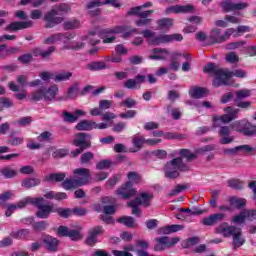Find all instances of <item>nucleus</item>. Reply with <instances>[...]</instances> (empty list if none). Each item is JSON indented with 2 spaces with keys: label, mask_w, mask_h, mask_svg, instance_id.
Instances as JSON below:
<instances>
[{
  "label": "nucleus",
  "mask_w": 256,
  "mask_h": 256,
  "mask_svg": "<svg viewBox=\"0 0 256 256\" xmlns=\"http://www.w3.org/2000/svg\"><path fill=\"white\" fill-rule=\"evenodd\" d=\"M203 71L209 75L216 76L212 82V85L215 88L233 85V82L230 81L231 77H238L239 79H244V77H247V72L243 69L229 71L220 68L215 63H208L204 67Z\"/></svg>",
  "instance_id": "1"
},
{
  "label": "nucleus",
  "mask_w": 256,
  "mask_h": 256,
  "mask_svg": "<svg viewBox=\"0 0 256 256\" xmlns=\"http://www.w3.org/2000/svg\"><path fill=\"white\" fill-rule=\"evenodd\" d=\"M215 233L223 235V237H232V246L234 249H239L245 245V238L243 237V230L235 225H229L227 222H222L215 229Z\"/></svg>",
  "instance_id": "2"
},
{
  "label": "nucleus",
  "mask_w": 256,
  "mask_h": 256,
  "mask_svg": "<svg viewBox=\"0 0 256 256\" xmlns=\"http://www.w3.org/2000/svg\"><path fill=\"white\" fill-rule=\"evenodd\" d=\"M76 178H66L62 182V187L66 191H73L78 187L91 183V170L88 168H77L73 171Z\"/></svg>",
  "instance_id": "3"
},
{
  "label": "nucleus",
  "mask_w": 256,
  "mask_h": 256,
  "mask_svg": "<svg viewBox=\"0 0 256 256\" xmlns=\"http://www.w3.org/2000/svg\"><path fill=\"white\" fill-rule=\"evenodd\" d=\"M165 177L167 179H177L179 177V171H191V167L183 162L182 157H177L168 161L163 168Z\"/></svg>",
  "instance_id": "4"
},
{
  "label": "nucleus",
  "mask_w": 256,
  "mask_h": 256,
  "mask_svg": "<svg viewBox=\"0 0 256 256\" xmlns=\"http://www.w3.org/2000/svg\"><path fill=\"white\" fill-rule=\"evenodd\" d=\"M44 201L45 198L43 197H30V205L38 209L36 211V217H38V219H49V215L55 213V204H43Z\"/></svg>",
  "instance_id": "5"
},
{
  "label": "nucleus",
  "mask_w": 256,
  "mask_h": 256,
  "mask_svg": "<svg viewBox=\"0 0 256 256\" xmlns=\"http://www.w3.org/2000/svg\"><path fill=\"white\" fill-rule=\"evenodd\" d=\"M57 93H59V87L55 84L48 89L41 87L31 93L30 101H34L35 103L42 99H44V101H53V99L57 97Z\"/></svg>",
  "instance_id": "6"
},
{
  "label": "nucleus",
  "mask_w": 256,
  "mask_h": 256,
  "mask_svg": "<svg viewBox=\"0 0 256 256\" xmlns=\"http://www.w3.org/2000/svg\"><path fill=\"white\" fill-rule=\"evenodd\" d=\"M87 139H91L90 134L80 132L75 135V138L72 141V143L73 145H75V147L79 148L72 151L70 153V157L75 159V157H79V155H81V153H83L85 149H89L91 147V141Z\"/></svg>",
  "instance_id": "7"
},
{
  "label": "nucleus",
  "mask_w": 256,
  "mask_h": 256,
  "mask_svg": "<svg viewBox=\"0 0 256 256\" xmlns=\"http://www.w3.org/2000/svg\"><path fill=\"white\" fill-rule=\"evenodd\" d=\"M107 33H122L123 39H129V37H133V35H137L139 33V29L137 28H129L127 26H116L114 28H107L101 31V36L105 37Z\"/></svg>",
  "instance_id": "8"
},
{
  "label": "nucleus",
  "mask_w": 256,
  "mask_h": 256,
  "mask_svg": "<svg viewBox=\"0 0 256 256\" xmlns=\"http://www.w3.org/2000/svg\"><path fill=\"white\" fill-rule=\"evenodd\" d=\"M103 233H105L103 226H95L90 229L88 231V236L85 239V245H88V247H95V245L99 243V235H103Z\"/></svg>",
  "instance_id": "9"
},
{
  "label": "nucleus",
  "mask_w": 256,
  "mask_h": 256,
  "mask_svg": "<svg viewBox=\"0 0 256 256\" xmlns=\"http://www.w3.org/2000/svg\"><path fill=\"white\" fill-rule=\"evenodd\" d=\"M218 137L220 145H229L235 141V136L231 135V126H218Z\"/></svg>",
  "instance_id": "10"
},
{
  "label": "nucleus",
  "mask_w": 256,
  "mask_h": 256,
  "mask_svg": "<svg viewBox=\"0 0 256 256\" xmlns=\"http://www.w3.org/2000/svg\"><path fill=\"white\" fill-rule=\"evenodd\" d=\"M116 195L120 197V199H131V197H135L137 195V190L133 188V184L131 182H126L121 187L116 189Z\"/></svg>",
  "instance_id": "11"
},
{
  "label": "nucleus",
  "mask_w": 256,
  "mask_h": 256,
  "mask_svg": "<svg viewBox=\"0 0 256 256\" xmlns=\"http://www.w3.org/2000/svg\"><path fill=\"white\" fill-rule=\"evenodd\" d=\"M44 21L46 23L45 28L52 29V27H56V25H60V23H63L65 19L63 17L57 16L55 10L51 9L44 15Z\"/></svg>",
  "instance_id": "12"
},
{
  "label": "nucleus",
  "mask_w": 256,
  "mask_h": 256,
  "mask_svg": "<svg viewBox=\"0 0 256 256\" xmlns=\"http://www.w3.org/2000/svg\"><path fill=\"white\" fill-rule=\"evenodd\" d=\"M221 7L225 13H231V11H241L249 7L248 3L240 2L233 3L231 0H226L221 3Z\"/></svg>",
  "instance_id": "13"
},
{
  "label": "nucleus",
  "mask_w": 256,
  "mask_h": 256,
  "mask_svg": "<svg viewBox=\"0 0 256 256\" xmlns=\"http://www.w3.org/2000/svg\"><path fill=\"white\" fill-rule=\"evenodd\" d=\"M29 27H33V21H31V20H28L25 22L15 21V22L8 24L4 28V31L15 32V31H21L23 29H29Z\"/></svg>",
  "instance_id": "14"
},
{
  "label": "nucleus",
  "mask_w": 256,
  "mask_h": 256,
  "mask_svg": "<svg viewBox=\"0 0 256 256\" xmlns=\"http://www.w3.org/2000/svg\"><path fill=\"white\" fill-rule=\"evenodd\" d=\"M171 13H195V7L193 5H175V6H169L165 10L166 15H171Z\"/></svg>",
  "instance_id": "15"
},
{
  "label": "nucleus",
  "mask_w": 256,
  "mask_h": 256,
  "mask_svg": "<svg viewBox=\"0 0 256 256\" xmlns=\"http://www.w3.org/2000/svg\"><path fill=\"white\" fill-rule=\"evenodd\" d=\"M55 46H50L46 51L40 47L33 48L31 50L32 57H41V59H51V55L56 51Z\"/></svg>",
  "instance_id": "16"
},
{
  "label": "nucleus",
  "mask_w": 256,
  "mask_h": 256,
  "mask_svg": "<svg viewBox=\"0 0 256 256\" xmlns=\"http://www.w3.org/2000/svg\"><path fill=\"white\" fill-rule=\"evenodd\" d=\"M226 215L223 213H215L212 214L202 220L203 225L206 227H213V225H217V223H221V221L225 220Z\"/></svg>",
  "instance_id": "17"
},
{
  "label": "nucleus",
  "mask_w": 256,
  "mask_h": 256,
  "mask_svg": "<svg viewBox=\"0 0 256 256\" xmlns=\"http://www.w3.org/2000/svg\"><path fill=\"white\" fill-rule=\"evenodd\" d=\"M146 79L147 76L138 74L135 76V79L126 80L124 87L126 89H137V87L141 89V83H145Z\"/></svg>",
  "instance_id": "18"
},
{
  "label": "nucleus",
  "mask_w": 256,
  "mask_h": 256,
  "mask_svg": "<svg viewBox=\"0 0 256 256\" xmlns=\"http://www.w3.org/2000/svg\"><path fill=\"white\" fill-rule=\"evenodd\" d=\"M102 5H105V3L100 0H91L86 4V9H88V13L91 17H97L101 15V9L96 7H101Z\"/></svg>",
  "instance_id": "19"
},
{
  "label": "nucleus",
  "mask_w": 256,
  "mask_h": 256,
  "mask_svg": "<svg viewBox=\"0 0 256 256\" xmlns=\"http://www.w3.org/2000/svg\"><path fill=\"white\" fill-rule=\"evenodd\" d=\"M185 226L179 224L167 225L157 230L158 235H171V233H177V231H183Z\"/></svg>",
  "instance_id": "20"
},
{
  "label": "nucleus",
  "mask_w": 256,
  "mask_h": 256,
  "mask_svg": "<svg viewBox=\"0 0 256 256\" xmlns=\"http://www.w3.org/2000/svg\"><path fill=\"white\" fill-rule=\"evenodd\" d=\"M136 203L141 205L142 207H151V201H153V194L152 193H141L135 199H133Z\"/></svg>",
  "instance_id": "21"
},
{
  "label": "nucleus",
  "mask_w": 256,
  "mask_h": 256,
  "mask_svg": "<svg viewBox=\"0 0 256 256\" xmlns=\"http://www.w3.org/2000/svg\"><path fill=\"white\" fill-rule=\"evenodd\" d=\"M146 143L145 137L135 134L132 137V144L134 145V148L130 149V153H137V151H141L143 149V145Z\"/></svg>",
  "instance_id": "22"
},
{
  "label": "nucleus",
  "mask_w": 256,
  "mask_h": 256,
  "mask_svg": "<svg viewBox=\"0 0 256 256\" xmlns=\"http://www.w3.org/2000/svg\"><path fill=\"white\" fill-rule=\"evenodd\" d=\"M154 251H165L169 249V236H161L154 239Z\"/></svg>",
  "instance_id": "23"
},
{
  "label": "nucleus",
  "mask_w": 256,
  "mask_h": 256,
  "mask_svg": "<svg viewBox=\"0 0 256 256\" xmlns=\"http://www.w3.org/2000/svg\"><path fill=\"white\" fill-rule=\"evenodd\" d=\"M215 43H223V36L221 35V30L217 28L211 30L206 45H215Z\"/></svg>",
  "instance_id": "24"
},
{
  "label": "nucleus",
  "mask_w": 256,
  "mask_h": 256,
  "mask_svg": "<svg viewBox=\"0 0 256 256\" xmlns=\"http://www.w3.org/2000/svg\"><path fill=\"white\" fill-rule=\"evenodd\" d=\"M65 177H67V174L63 172L52 173V174L46 175L43 181L45 183H61V181H65Z\"/></svg>",
  "instance_id": "25"
},
{
  "label": "nucleus",
  "mask_w": 256,
  "mask_h": 256,
  "mask_svg": "<svg viewBox=\"0 0 256 256\" xmlns=\"http://www.w3.org/2000/svg\"><path fill=\"white\" fill-rule=\"evenodd\" d=\"M43 243L46 249L50 252L57 251L59 247V240L57 238H53L51 236H46L43 240Z\"/></svg>",
  "instance_id": "26"
},
{
  "label": "nucleus",
  "mask_w": 256,
  "mask_h": 256,
  "mask_svg": "<svg viewBox=\"0 0 256 256\" xmlns=\"http://www.w3.org/2000/svg\"><path fill=\"white\" fill-rule=\"evenodd\" d=\"M30 201H31V196H28L23 200H20L19 202H17V204H7L5 209H8L13 213V211H16V209H25L27 205H30Z\"/></svg>",
  "instance_id": "27"
},
{
  "label": "nucleus",
  "mask_w": 256,
  "mask_h": 256,
  "mask_svg": "<svg viewBox=\"0 0 256 256\" xmlns=\"http://www.w3.org/2000/svg\"><path fill=\"white\" fill-rule=\"evenodd\" d=\"M152 53L154 55H151L150 59L159 61V60L167 59V56H165V55H168L169 51L165 48H154V49H152Z\"/></svg>",
  "instance_id": "28"
},
{
  "label": "nucleus",
  "mask_w": 256,
  "mask_h": 256,
  "mask_svg": "<svg viewBox=\"0 0 256 256\" xmlns=\"http://www.w3.org/2000/svg\"><path fill=\"white\" fill-rule=\"evenodd\" d=\"M207 93V89L202 87H192L189 90V95L192 97V99H203L205 97V94Z\"/></svg>",
  "instance_id": "29"
},
{
  "label": "nucleus",
  "mask_w": 256,
  "mask_h": 256,
  "mask_svg": "<svg viewBox=\"0 0 256 256\" xmlns=\"http://www.w3.org/2000/svg\"><path fill=\"white\" fill-rule=\"evenodd\" d=\"M95 125L93 120H81L76 126L77 131H91Z\"/></svg>",
  "instance_id": "30"
},
{
  "label": "nucleus",
  "mask_w": 256,
  "mask_h": 256,
  "mask_svg": "<svg viewBox=\"0 0 256 256\" xmlns=\"http://www.w3.org/2000/svg\"><path fill=\"white\" fill-rule=\"evenodd\" d=\"M221 123H224V124L231 123V118H229L228 114H224L221 116H214L212 128L217 129V127H221Z\"/></svg>",
  "instance_id": "31"
},
{
  "label": "nucleus",
  "mask_w": 256,
  "mask_h": 256,
  "mask_svg": "<svg viewBox=\"0 0 256 256\" xmlns=\"http://www.w3.org/2000/svg\"><path fill=\"white\" fill-rule=\"evenodd\" d=\"M52 11H54L56 15H65V13L71 11V6L67 3L56 4L53 6Z\"/></svg>",
  "instance_id": "32"
},
{
  "label": "nucleus",
  "mask_w": 256,
  "mask_h": 256,
  "mask_svg": "<svg viewBox=\"0 0 256 256\" xmlns=\"http://www.w3.org/2000/svg\"><path fill=\"white\" fill-rule=\"evenodd\" d=\"M13 197H15V194L13 193V191H5L3 193L0 194V207H3V209H5V207H7V205H9L7 203V201H10V199H13Z\"/></svg>",
  "instance_id": "33"
},
{
  "label": "nucleus",
  "mask_w": 256,
  "mask_h": 256,
  "mask_svg": "<svg viewBox=\"0 0 256 256\" xmlns=\"http://www.w3.org/2000/svg\"><path fill=\"white\" fill-rule=\"evenodd\" d=\"M201 243V238L194 236L182 241L181 246L183 249H189V247H195V245H199Z\"/></svg>",
  "instance_id": "34"
},
{
  "label": "nucleus",
  "mask_w": 256,
  "mask_h": 256,
  "mask_svg": "<svg viewBox=\"0 0 256 256\" xmlns=\"http://www.w3.org/2000/svg\"><path fill=\"white\" fill-rule=\"evenodd\" d=\"M81 27V22L77 19L68 20L63 23V29L65 31H71L73 29H79Z\"/></svg>",
  "instance_id": "35"
},
{
  "label": "nucleus",
  "mask_w": 256,
  "mask_h": 256,
  "mask_svg": "<svg viewBox=\"0 0 256 256\" xmlns=\"http://www.w3.org/2000/svg\"><path fill=\"white\" fill-rule=\"evenodd\" d=\"M41 185V179L39 178H28L22 181V187L26 189H31V187H37Z\"/></svg>",
  "instance_id": "36"
},
{
  "label": "nucleus",
  "mask_w": 256,
  "mask_h": 256,
  "mask_svg": "<svg viewBox=\"0 0 256 256\" xmlns=\"http://www.w3.org/2000/svg\"><path fill=\"white\" fill-rule=\"evenodd\" d=\"M86 67L89 69V71H101L103 69H107V65H105V62L103 61L88 63Z\"/></svg>",
  "instance_id": "37"
},
{
  "label": "nucleus",
  "mask_w": 256,
  "mask_h": 256,
  "mask_svg": "<svg viewBox=\"0 0 256 256\" xmlns=\"http://www.w3.org/2000/svg\"><path fill=\"white\" fill-rule=\"evenodd\" d=\"M235 95L234 103H239V101H243V99H247V97L251 96V90L241 89L236 91Z\"/></svg>",
  "instance_id": "38"
},
{
  "label": "nucleus",
  "mask_w": 256,
  "mask_h": 256,
  "mask_svg": "<svg viewBox=\"0 0 256 256\" xmlns=\"http://www.w3.org/2000/svg\"><path fill=\"white\" fill-rule=\"evenodd\" d=\"M81 231H83V227L78 226L77 229L70 230L68 237H70L72 241H81V239H83Z\"/></svg>",
  "instance_id": "39"
},
{
  "label": "nucleus",
  "mask_w": 256,
  "mask_h": 256,
  "mask_svg": "<svg viewBox=\"0 0 256 256\" xmlns=\"http://www.w3.org/2000/svg\"><path fill=\"white\" fill-rule=\"evenodd\" d=\"M95 159V154L91 151L84 152L80 157L81 165H90L91 161Z\"/></svg>",
  "instance_id": "40"
},
{
  "label": "nucleus",
  "mask_w": 256,
  "mask_h": 256,
  "mask_svg": "<svg viewBox=\"0 0 256 256\" xmlns=\"http://www.w3.org/2000/svg\"><path fill=\"white\" fill-rule=\"evenodd\" d=\"M54 213H57L63 219H69L73 215V210L70 208H57L54 207Z\"/></svg>",
  "instance_id": "41"
},
{
  "label": "nucleus",
  "mask_w": 256,
  "mask_h": 256,
  "mask_svg": "<svg viewBox=\"0 0 256 256\" xmlns=\"http://www.w3.org/2000/svg\"><path fill=\"white\" fill-rule=\"evenodd\" d=\"M179 154L181 157H184L188 161V163H191V161H195L197 159V154L192 153L189 149H181L179 151Z\"/></svg>",
  "instance_id": "42"
},
{
  "label": "nucleus",
  "mask_w": 256,
  "mask_h": 256,
  "mask_svg": "<svg viewBox=\"0 0 256 256\" xmlns=\"http://www.w3.org/2000/svg\"><path fill=\"white\" fill-rule=\"evenodd\" d=\"M247 203V200L243 198L232 197L230 198V205L236 207V209H243Z\"/></svg>",
  "instance_id": "43"
},
{
  "label": "nucleus",
  "mask_w": 256,
  "mask_h": 256,
  "mask_svg": "<svg viewBox=\"0 0 256 256\" xmlns=\"http://www.w3.org/2000/svg\"><path fill=\"white\" fill-rule=\"evenodd\" d=\"M1 173L5 179H13V177H17V170H14L9 166L2 168Z\"/></svg>",
  "instance_id": "44"
},
{
  "label": "nucleus",
  "mask_w": 256,
  "mask_h": 256,
  "mask_svg": "<svg viewBox=\"0 0 256 256\" xmlns=\"http://www.w3.org/2000/svg\"><path fill=\"white\" fill-rule=\"evenodd\" d=\"M63 39V33H56L51 35L50 37L44 40L45 45H53V43H57V41H61Z\"/></svg>",
  "instance_id": "45"
},
{
  "label": "nucleus",
  "mask_w": 256,
  "mask_h": 256,
  "mask_svg": "<svg viewBox=\"0 0 256 256\" xmlns=\"http://www.w3.org/2000/svg\"><path fill=\"white\" fill-rule=\"evenodd\" d=\"M239 109H233V107L228 106L224 109V112L226 115H228L230 121H234V119H237L239 117Z\"/></svg>",
  "instance_id": "46"
},
{
  "label": "nucleus",
  "mask_w": 256,
  "mask_h": 256,
  "mask_svg": "<svg viewBox=\"0 0 256 256\" xmlns=\"http://www.w3.org/2000/svg\"><path fill=\"white\" fill-rule=\"evenodd\" d=\"M227 185L231 189H236L238 191L243 189V181H241L239 179H230L227 181Z\"/></svg>",
  "instance_id": "47"
},
{
  "label": "nucleus",
  "mask_w": 256,
  "mask_h": 256,
  "mask_svg": "<svg viewBox=\"0 0 256 256\" xmlns=\"http://www.w3.org/2000/svg\"><path fill=\"white\" fill-rule=\"evenodd\" d=\"M128 183H131L133 185H139L141 183V175L137 172H129L128 173Z\"/></svg>",
  "instance_id": "48"
},
{
  "label": "nucleus",
  "mask_w": 256,
  "mask_h": 256,
  "mask_svg": "<svg viewBox=\"0 0 256 256\" xmlns=\"http://www.w3.org/2000/svg\"><path fill=\"white\" fill-rule=\"evenodd\" d=\"M71 77H73V73H71V72H62V73L57 74L56 76H54V81H55V83H59L61 81H67V80L71 79Z\"/></svg>",
  "instance_id": "49"
},
{
  "label": "nucleus",
  "mask_w": 256,
  "mask_h": 256,
  "mask_svg": "<svg viewBox=\"0 0 256 256\" xmlns=\"http://www.w3.org/2000/svg\"><path fill=\"white\" fill-rule=\"evenodd\" d=\"M158 25L160 29H171V27H173V19L164 18V19L158 20Z\"/></svg>",
  "instance_id": "50"
},
{
  "label": "nucleus",
  "mask_w": 256,
  "mask_h": 256,
  "mask_svg": "<svg viewBox=\"0 0 256 256\" xmlns=\"http://www.w3.org/2000/svg\"><path fill=\"white\" fill-rule=\"evenodd\" d=\"M148 43L149 45H161V43H167L166 35L162 34L156 37H152Z\"/></svg>",
  "instance_id": "51"
},
{
  "label": "nucleus",
  "mask_w": 256,
  "mask_h": 256,
  "mask_svg": "<svg viewBox=\"0 0 256 256\" xmlns=\"http://www.w3.org/2000/svg\"><path fill=\"white\" fill-rule=\"evenodd\" d=\"M13 100H10L7 97H0V111H3V109H9L10 107H13Z\"/></svg>",
  "instance_id": "52"
},
{
  "label": "nucleus",
  "mask_w": 256,
  "mask_h": 256,
  "mask_svg": "<svg viewBox=\"0 0 256 256\" xmlns=\"http://www.w3.org/2000/svg\"><path fill=\"white\" fill-rule=\"evenodd\" d=\"M190 185L189 184H178L176 187L171 191L169 194L170 197H173L174 195H179L182 191H185L189 189Z\"/></svg>",
  "instance_id": "53"
},
{
  "label": "nucleus",
  "mask_w": 256,
  "mask_h": 256,
  "mask_svg": "<svg viewBox=\"0 0 256 256\" xmlns=\"http://www.w3.org/2000/svg\"><path fill=\"white\" fill-rule=\"evenodd\" d=\"M127 206L131 207L132 215H136V217H141V210L139 209V204L136 203L135 200L128 202Z\"/></svg>",
  "instance_id": "54"
},
{
  "label": "nucleus",
  "mask_w": 256,
  "mask_h": 256,
  "mask_svg": "<svg viewBox=\"0 0 256 256\" xmlns=\"http://www.w3.org/2000/svg\"><path fill=\"white\" fill-rule=\"evenodd\" d=\"M49 227V223L47 221H39L32 223V228L34 231H45Z\"/></svg>",
  "instance_id": "55"
},
{
  "label": "nucleus",
  "mask_w": 256,
  "mask_h": 256,
  "mask_svg": "<svg viewBox=\"0 0 256 256\" xmlns=\"http://www.w3.org/2000/svg\"><path fill=\"white\" fill-rule=\"evenodd\" d=\"M118 223H123L126 227H133L135 224V218L131 216H124L118 219Z\"/></svg>",
  "instance_id": "56"
},
{
  "label": "nucleus",
  "mask_w": 256,
  "mask_h": 256,
  "mask_svg": "<svg viewBox=\"0 0 256 256\" xmlns=\"http://www.w3.org/2000/svg\"><path fill=\"white\" fill-rule=\"evenodd\" d=\"M167 111L172 115V118L175 120L181 119V110L179 108H172L171 105L167 106Z\"/></svg>",
  "instance_id": "57"
},
{
  "label": "nucleus",
  "mask_w": 256,
  "mask_h": 256,
  "mask_svg": "<svg viewBox=\"0 0 256 256\" xmlns=\"http://www.w3.org/2000/svg\"><path fill=\"white\" fill-rule=\"evenodd\" d=\"M245 214H243V210L238 214L232 217L231 223H234L236 225H243L245 223Z\"/></svg>",
  "instance_id": "58"
},
{
  "label": "nucleus",
  "mask_w": 256,
  "mask_h": 256,
  "mask_svg": "<svg viewBox=\"0 0 256 256\" xmlns=\"http://www.w3.org/2000/svg\"><path fill=\"white\" fill-rule=\"evenodd\" d=\"M137 105V100L133 98H126L124 101L120 102V107H127V109H132Z\"/></svg>",
  "instance_id": "59"
},
{
  "label": "nucleus",
  "mask_w": 256,
  "mask_h": 256,
  "mask_svg": "<svg viewBox=\"0 0 256 256\" xmlns=\"http://www.w3.org/2000/svg\"><path fill=\"white\" fill-rule=\"evenodd\" d=\"M113 165V161L111 160H101L96 164V169L103 171V169H109Z\"/></svg>",
  "instance_id": "60"
},
{
  "label": "nucleus",
  "mask_w": 256,
  "mask_h": 256,
  "mask_svg": "<svg viewBox=\"0 0 256 256\" xmlns=\"http://www.w3.org/2000/svg\"><path fill=\"white\" fill-rule=\"evenodd\" d=\"M62 115L64 117L63 121H65V123H75V121H77V116H75V114L64 111Z\"/></svg>",
  "instance_id": "61"
},
{
  "label": "nucleus",
  "mask_w": 256,
  "mask_h": 256,
  "mask_svg": "<svg viewBox=\"0 0 256 256\" xmlns=\"http://www.w3.org/2000/svg\"><path fill=\"white\" fill-rule=\"evenodd\" d=\"M18 61H20V63H23V65H29V63L33 61V54H22L18 57Z\"/></svg>",
  "instance_id": "62"
},
{
  "label": "nucleus",
  "mask_w": 256,
  "mask_h": 256,
  "mask_svg": "<svg viewBox=\"0 0 256 256\" xmlns=\"http://www.w3.org/2000/svg\"><path fill=\"white\" fill-rule=\"evenodd\" d=\"M245 219L248 221H254L256 219V210H242Z\"/></svg>",
  "instance_id": "63"
},
{
  "label": "nucleus",
  "mask_w": 256,
  "mask_h": 256,
  "mask_svg": "<svg viewBox=\"0 0 256 256\" xmlns=\"http://www.w3.org/2000/svg\"><path fill=\"white\" fill-rule=\"evenodd\" d=\"M166 35V43H172V41H181L183 39V35L181 34H172Z\"/></svg>",
  "instance_id": "64"
}]
</instances>
